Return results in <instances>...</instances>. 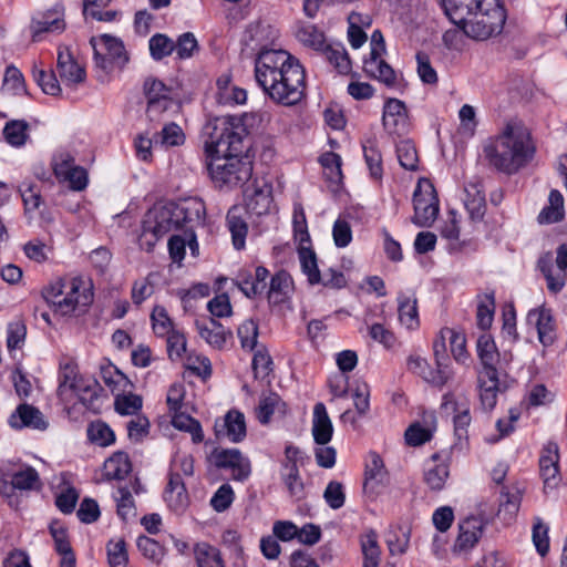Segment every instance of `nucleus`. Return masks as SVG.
Instances as JSON below:
<instances>
[{
    "mask_svg": "<svg viewBox=\"0 0 567 567\" xmlns=\"http://www.w3.org/2000/svg\"><path fill=\"white\" fill-rule=\"evenodd\" d=\"M246 130L234 118L221 116L203 127L204 147L209 162L207 169L219 187L243 186L251 178L252 162L245 152Z\"/></svg>",
    "mask_w": 567,
    "mask_h": 567,
    "instance_id": "1",
    "label": "nucleus"
},
{
    "mask_svg": "<svg viewBox=\"0 0 567 567\" xmlns=\"http://www.w3.org/2000/svg\"><path fill=\"white\" fill-rule=\"evenodd\" d=\"M255 79L264 93L277 104L292 106L305 97V69L286 50L261 49L255 59Z\"/></svg>",
    "mask_w": 567,
    "mask_h": 567,
    "instance_id": "2",
    "label": "nucleus"
},
{
    "mask_svg": "<svg viewBox=\"0 0 567 567\" xmlns=\"http://www.w3.org/2000/svg\"><path fill=\"white\" fill-rule=\"evenodd\" d=\"M535 151L529 131L516 123H508L483 150L488 164L507 175L526 166L533 159Z\"/></svg>",
    "mask_w": 567,
    "mask_h": 567,
    "instance_id": "3",
    "label": "nucleus"
},
{
    "mask_svg": "<svg viewBox=\"0 0 567 567\" xmlns=\"http://www.w3.org/2000/svg\"><path fill=\"white\" fill-rule=\"evenodd\" d=\"M476 351L482 365L477 377L481 405L484 411H491L496 405L501 385L497 370L499 353L493 338L486 333L477 339Z\"/></svg>",
    "mask_w": 567,
    "mask_h": 567,
    "instance_id": "4",
    "label": "nucleus"
},
{
    "mask_svg": "<svg viewBox=\"0 0 567 567\" xmlns=\"http://www.w3.org/2000/svg\"><path fill=\"white\" fill-rule=\"evenodd\" d=\"M492 1V3H484L482 0L481 8H475L471 14L472 18L461 27L468 38L484 41L502 32L506 21V11L497 0Z\"/></svg>",
    "mask_w": 567,
    "mask_h": 567,
    "instance_id": "5",
    "label": "nucleus"
},
{
    "mask_svg": "<svg viewBox=\"0 0 567 567\" xmlns=\"http://www.w3.org/2000/svg\"><path fill=\"white\" fill-rule=\"evenodd\" d=\"M178 219L175 217L173 204L167 203L150 209L143 221V233L140 238L141 247L152 251L155 243L168 233L179 229Z\"/></svg>",
    "mask_w": 567,
    "mask_h": 567,
    "instance_id": "6",
    "label": "nucleus"
},
{
    "mask_svg": "<svg viewBox=\"0 0 567 567\" xmlns=\"http://www.w3.org/2000/svg\"><path fill=\"white\" fill-rule=\"evenodd\" d=\"M90 43L94 51L96 66L104 71H111L114 66L123 68L128 61L123 42L115 37L109 34L93 37Z\"/></svg>",
    "mask_w": 567,
    "mask_h": 567,
    "instance_id": "7",
    "label": "nucleus"
},
{
    "mask_svg": "<svg viewBox=\"0 0 567 567\" xmlns=\"http://www.w3.org/2000/svg\"><path fill=\"white\" fill-rule=\"evenodd\" d=\"M66 291L60 301L55 302V311L68 316L79 308H87L93 302V285L82 277H74L68 281Z\"/></svg>",
    "mask_w": 567,
    "mask_h": 567,
    "instance_id": "8",
    "label": "nucleus"
},
{
    "mask_svg": "<svg viewBox=\"0 0 567 567\" xmlns=\"http://www.w3.org/2000/svg\"><path fill=\"white\" fill-rule=\"evenodd\" d=\"M212 457L216 467L230 468L235 481L243 482L250 475V461L237 449L215 450Z\"/></svg>",
    "mask_w": 567,
    "mask_h": 567,
    "instance_id": "9",
    "label": "nucleus"
},
{
    "mask_svg": "<svg viewBox=\"0 0 567 567\" xmlns=\"http://www.w3.org/2000/svg\"><path fill=\"white\" fill-rule=\"evenodd\" d=\"M175 217L178 219L181 228L194 231L197 226L204 225V217L206 213L205 204L197 197H190L181 202H171Z\"/></svg>",
    "mask_w": 567,
    "mask_h": 567,
    "instance_id": "10",
    "label": "nucleus"
},
{
    "mask_svg": "<svg viewBox=\"0 0 567 567\" xmlns=\"http://www.w3.org/2000/svg\"><path fill=\"white\" fill-rule=\"evenodd\" d=\"M382 124L390 134L404 135L409 131V117L405 104L398 99L384 103Z\"/></svg>",
    "mask_w": 567,
    "mask_h": 567,
    "instance_id": "11",
    "label": "nucleus"
},
{
    "mask_svg": "<svg viewBox=\"0 0 567 567\" xmlns=\"http://www.w3.org/2000/svg\"><path fill=\"white\" fill-rule=\"evenodd\" d=\"M217 439L227 437L233 443L241 442L247 434L245 415L238 410H230L223 420L214 425Z\"/></svg>",
    "mask_w": 567,
    "mask_h": 567,
    "instance_id": "12",
    "label": "nucleus"
},
{
    "mask_svg": "<svg viewBox=\"0 0 567 567\" xmlns=\"http://www.w3.org/2000/svg\"><path fill=\"white\" fill-rule=\"evenodd\" d=\"M30 29L32 31V41L42 40L43 33H61L65 29L62 10L55 8L40 13L32 18Z\"/></svg>",
    "mask_w": 567,
    "mask_h": 567,
    "instance_id": "13",
    "label": "nucleus"
},
{
    "mask_svg": "<svg viewBox=\"0 0 567 567\" xmlns=\"http://www.w3.org/2000/svg\"><path fill=\"white\" fill-rule=\"evenodd\" d=\"M9 424L13 429L31 427L44 431L48 422L44 420L42 412L30 404H20L9 417Z\"/></svg>",
    "mask_w": 567,
    "mask_h": 567,
    "instance_id": "14",
    "label": "nucleus"
},
{
    "mask_svg": "<svg viewBox=\"0 0 567 567\" xmlns=\"http://www.w3.org/2000/svg\"><path fill=\"white\" fill-rule=\"evenodd\" d=\"M408 368L410 371L420 375L426 382L436 386H443L452 378V372L450 369H440L436 367V370H433L429 365L427 361L419 355L409 357Z\"/></svg>",
    "mask_w": 567,
    "mask_h": 567,
    "instance_id": "15",
    "label": "nucleus"
},
{
    "mask_svg": "<svg viewBox=\"0 0 567 567\" xmlns=\"http://www.w3.org/2000/svg\"><path fill=\"white\" fill-rule=\"evenodd\" d=\"M464 205L473 221L483 219L486 213V200L482 182L476 178L468 182L464 187Z\"/></svg>",
    "mask_w": 567,
    "mask_h": 567,
    "instance_id": "16",
    "label": "nucleus"
},
{
    "mask_svg": "<svg viewBox=\"0 0 567 567\" xmlns=\"http://www.w3.org/2000/svg\"><path fill=\"white\" fill-rule=\"evenodd\" d=\"M458 536L454 544L455 553H466L471 550L480 540L483 534V525L476 517H467L458 525Z\"/></svg>",
    "mask_w": 567,
    "mask_h": 567,
    "instance_id": "17",
    "label": "nucleus"
},
{
    "mask_svg": "<svg viewBox=\"0 0 567 567\" xmlns=\"http://www.w3.org/2000/svg\"><path fill=\"white\" fill-rule=\"evenodd\" d=\"M246 210L257 216L267 214L271 203V186L266 182L261 185H254L252 189L245 190Z\"/></svg>",
    "mask_w": 567,
    "mask_h": 567,
    "instance_id": "18",
    "label": "nucleus"
},
{
    "mask_svg": "<svg viewBox=\"0 0 567 567\" xmlns=\"http://www.w3.org/2000/svg\"><path fill=\"white\" fill-rule=\"evenodd\" d=\"M449 20L461 29L475 8H481L482 0H440Z\"/></svg>",
    "mask_w": 567,
    "mask_h": 567,
    "instance_id": "19",
    "label": "nucleus"
},
{
    "mask_svg": "<svg viewBox=\"0 0 567 567\" xmlns=\"http://www.w3.org/2000/svg\"><path fill=\"white\" fill-rule=\"evenodd\" d=\"M56 68L66 84H79L85 80V70L73 59L68 48L59 50Z\"/></svg>",
    "mask_w": 567,
    "mask_h": 567,
    "instance_id": "20",
    "label": "nucleus"
},
{
    "mask_svg": "<svg viewBox=\"0 0 567 567\" xmlns=\"http://www.w3.org/2000/svg\"><path fill=\"white\" fill-rule=\"evenodd\" d=\"M196 329L199 336L213 348L221 349L226 344L228 338L233 337V332L226 329L215 318H209L208 322L196 320Z\"/></svg>",
    "mask_w": 567,
    "mask_h": 567,
    "instance_id": "21",
    "label": "nucleus"
},
{
    "mask_svg": "<svg viewBox=\"0 0 567 567\" xmlns=\"http://www.w3.org/2000/svg\"><path fill=\"white\" fill-rule=\"evenodd\" d=\"M269 271L264 266H258L255 275L241 272L238 275L236 284L239 290L248 298H255L261 295L267 288V278Z\"/></svg>",
    "mask_w": 567,
    "mask_h": 567,
    "instance_id": "22",
    "label": "nucleus"
},
{
    "mask_svg": "<svg viewBox=\"0 0 567 567\" xmlns=\"http://www.w3.org/2000/svg\"><path fill=\"white\" fill-rule=\"evenodd\" d=\"M11 488L8 492H1L3 496H11L14 489L19 491H33L40 489L42 486L40 475L35 468L29 465L22 466L19 471L11 475V481H8Z\"/></svg>",
    "mask_w": 567,
    "mask_h": 567,
    "instance_id": "23",
    "label": "nucleus"
},
{
    "mask_svg": "<svg viewBox=\"0 0 567 567\" xmlns=\"http://www.w3.org/2000/svg\"><path fill=\"white\" fill-rule=\"evenodd\" d=\"M333 434V425L323 403L319 402L313 408L312 436L318 445H327Z\"/></svg>",
    "mask_w": 567,
    "mask_h": 567,
    "instance_id": "24",
    "label": "nucleus"
},
{
    "mask_svg": "<svg viewBox=\"0 0 567 567\" xmlns=\"http://www.w3.org/2000/svg\"><path fill=\"white\" fill-rule=\"evenodd\" d=\"M414 216L412 221L420 227H429L436 219L439 205L434 198L427 199L416 190L413 195Z\"/></svg>",
    "mask_w": 567,
    "mask_h": 567,
    "instance_id": "25",
    "label": "nucleus"
},
{
    "mask_svg": "<svg viewBox=\"0 0 567 567\" xmlns=\"http://www.w3.org/2000/svg\"><path fill=\"white\" fill-rule=\"evenodd\" d=\"M389 481L388 471L382 458L377 453H370V461L365 465L364 488L375 489Z\"/></svg>",
    "mask_w": 567,
    "mask_h": 567,
    "instance_id": "26",
    "label": "nucleus"
},
{
    "mask_svg": "<svg viewBox=\"0 0 567 567\" xmlns=\"http://www.w3.org/2000/svg\"><path fill=\"white\" fill-rule=\"evenodd\" d=\"M363 70L367 74L384 83L386 86L392 87L396 83L394 70L381 56L365 59Z\"/></svg>",
    "mask_w": 567,
    "mask_h": 567,
    "instance_id": "27",
    "label": "nucleus"
},
{
    "mask_svg": "<svg viewBox=\"0 0 567 567\" xmlns=\"http://www.w3.org/2000/svg\"><path fill=\"white\" fill-rule=\"evenodd\" d=\"M565 217L564 197L557 189H551L548 196V205L545 206L537 220L542 225L559 223Z\"/></svg>",
    "mask_w": 567,
    "mask_h": 567,
    "instance_id": "28",
    "label": "nucleus"
},
{
    "mask_svg": "<svg viewBox=\"0 0 567 567\" xmlns=\"http://www.w3.org/2000/svg\"><path fill=\"white\" fill-rule=\"evenodd\" d=\"M243 208L233 206L227 213V225L231 233L233 244L236 249L245 247V239L247 236L248 227L243 217Z\"/></svg>",
    "mask_w": 567,
    "mask_h": 567,
    "instance_id": "29",
    "label": "nucleus"
},
{
    "mask_svg": "<svg viewBox=\"0 0 567 567\" xmlns=\"http://www.w3.org/2000/svg\"><path fill=\"white\" fill-rule=\"evenodd\" d=\"M292 280L286 270L277 271L270 279L267 298L270 303L278 305L284 302L290 291Z\"/></svg>",
    "mask_w": 567,
    "mask_h": 567,
    "instance_id": "30",
    "label": "nucleus"
},
{
    "mask_svg": "<svg viewBox=\"0 0 567 567\" xmlns=\"http://www.w3.org/2000/svg\"><path fill=\"white\" fill-rule=\"evenodd\" d=\"M132 471V464L125 452H116L104 463L107 480H123Z\"/></svg>",
    "mask_w": 567,
    "mask_h": 567,
    "instance_id": "31",
    "label": "nucleus"
},
{
    "mask_svg": "<svg viewBox=\"0 0 567 567\" xmlns=\"http://www.w3.org/2000/svg\"><path fill=\"white\" fill-rule=\"evenodd\" d=\"M398 312L400 322L408 329H416L420 324L416 298H411L404 293L398 297Z\"/></svg>",
    "mask_w": 567,
    "mask_h": 567,
    "instance_id": "32",
    "label": "nucleus"
},
{
    "mask_svg": "<svg viewBox=\"0 0 567 567\" xmlns=\"http://www.w3.org/2000/svg\"><path fill=\"white\" fill-rule=\"evenodd\" d=\"M298 255L302 272L307 276L310 285H318L321 282V274L318 268L316 252L305 245L299 246Z\"/></svg>",
    "mask_w": 567,
    "mask_h": 567,
    "instance_id": "33",
    "label": "nucleus"
},
{
    "mask_svg": "<svg viewBox=\"0 0 567 567\" xmlns=\"http://www.w3.org/2000/svg\"><path fill=\"white\" fill-rule=\"evenodd\" d=\"M534 319L536 320L539 341L543 344L550 343L553 341L550 336L553 331V318L550 310L545 308L530 310L528 312V320L532 321Z\"/></svg>",
    "mask_w": 567,
    "mask_h": 567,
    "instance_id": "34",
    "label": "nucleus"
},
{
    "mask_svg": "<svg viewBox=\"0 0 567 567\" xmlns=\"http://www.w3.org/2000/svg\"><path fill=\"white\" fill-rule=\"evenodd\" d=\"M197 567H225L219 549L207 544H197L195 547Z\"/></svg>",
    "mask_w": 567,
    "mask_h": 567,
    "instance_id": "35",
    "label": "nucleus"
},
{
    "mask_svg": "<svg viewBox=\"0 0 567 567\" xmlns=\"http://www.w3.org/2000/svg\"><path fill=\"white\" fill-rule=\"evenodd\" d=\"M323 55L340 74H348L350 72L351 60L342 44L326 45Z\"/></svg>",
    "mask_w": 567,
    "mask_h": 567,
    "instance_id": "36",
    "label": "nucleus"
},
{
    "mask_svg": "<svg viewBox=\"0 0 567 567\" xmlns=\"http://www.w3.org/2000/svg\"><path fill=\"white\" fill-rule=\"evenodd\" d=\"M442 336L443 339H449L454 360L458 363H465L468 359L465 336L451 328H443Z\"/></svg>",
    "mask_w": 567,
    "mask_h": 567,
    "instance_id": "37",
    "label": "nucleus"
},
{
    "mask_svg": "<svg viewBox=\"0 0 567 567\" xmlns=\"http://www.w3.org/2000/svg\"><path fill=\"white\" fill-rule=\"evenodd\" d=\"M172 424L177 430L189 432L194 443H200L204 440L200 423L186 413L176 412L173 415Z\"/></svg>",
    "mask_w": 567,
    "mask_h": 567,
    "instance_id": "38",
    "label": "nucleus"
},
{
    "mask_svg": "<svg viewBox=\"0 0 567 567\" xmlns=\"http://www.w3.org/2000/svg\"><path fill=\"white\" fill-rule=\"evenodd\" d=\"M29 124L24 120L9 121L3 128L4 140L12 146L24 145L28 137Z\"/></svg>",
    "mask_w": 567,
    "mask_h": 567,
    "instance_id": "39",
    "label": "nucleus"
},
{
    "mask_svg": "<svg viewBox=\"0 0 567 567\" xmlns=\"http://www.w3.org/2000/svg\"><path fill=\"white\" fill-rule=\"evenodd\" d=\"M284 405L285 403L276 393H269L268 395L261 396L259 400L258 408L256 410L258 421L261 424H268L275 412L280 411V406Z\"/></svg>",
    "mask_w": 567,
    "mask_h": 567,
    "instance_id": "40",
    "label": "nucleus"
},
{
    "mask_svg": "<svg viewBox=\"0 0 567 567\" xmlns=\"http://www.w3.org/2000/svg\"><path fill=\"white\" fill-rule=\"evenodd\" d=\"M362 148L371 177L374 179H381L383 174L382 156L375 146V142L368 140L362 144Z\"/></svg>",
    "mask_w": 567,
    "mask_h": 567,
    "instance_id": "41",
    "label": "nucleus"
},
{
    "mask_svg": "<svg viewBox=\"0 0 567 567\" xmlns=\"http://www.w3.org/2000/svg\"><path fill=\"white\" fill-rule=\"evenodd\" d=\"M281 476L289 494L297 498L302 497L303 483L299 475L298 466L293 463H284Z\"/></svg>",
    "mask_w": 567,
    "mask_h": 567,
    "instance_id": "42",
    "label": "nucleus"
},
{
    "mask_svg": "<svg viewBox=\"0 0 567 567\" xmlns=\"http://www.w3.org/2000/svg\"><path fill=\"white\" fill-rule=\"evenodd\" d=\"M101 378L112 392L125 390L131 384L128 378L110 362L101 365Z\"/></svg>",
    "mask_w": 567,
    "mask_h": 567,
    "instance_id": "43",
    "label": "nucleus"
},
{
    "mask_svg": "<svg viewBox=\"0 0 567 567\" xmlns=\"http://www.w3.org/2000/svg\"><path fill=\"white\" fill-rule=\"evenodd\" d=\"M102 388L95 379H89L86 381L81 380L74 392L79 395L80 401L87 408L93 409L95 401L100 396Z\"/></svg>",
    "mask_w": 567,
    "mask_h": 567,
    "instance_id": "44",
    "label": "nucleus"
},
{
    "mask_svg": "<svg viewBox=\"0 0 567 567\" xmlns=\"http://www.w3.org/2000/svg\"><path fill=\"white\" fill-rule=\"evenodd\" d=\"M396 155L400 165L408 171H416L419 164L417 152L410 140H403L396 144Z\"/></svg>",
    "mask_w": 567,
    "mask_h": 567,
    "instance_id": "45",
    "label": "nucleus"
},
{
    "mask_svg": "<svg viewBox=\"0 0 567 567\" xmlns=\"http://www.w3.org/2000/svg\"><path fill=\"white\" fill-rule=\"evenodd\" d=\"M449 466L446 464H433L424 471V482L432 491H441L449 477Z\"/></svg>",
    "mask_w": 567,
    "mask_h": 567,
    "instance_id": "46",
    "label": "nucleus"
},
{
    "mask_svg": "<svg viewBox=\"0 0 567 567\" xmlns=\"http://www.w3.org/2000/svg\"><path fill=\"white\" fill-rule=\"evenodd\" d=\"M106 553L110 567H126L128 555L124 539L110 540L106 545Z\"/></svg>",
    "mask_w": 567,
    "mask_h": 567,
    "instance_id": "47",
    "label": "nucleus"
},
{
    "mask_svg": "<svg viewBox=\"0 0 567 567\" xmlns=\"http://www.w3.org/2000/svg\"><path fill=\"white\" fill-rule=\"evenodd\" d=\"M185 142V134L181 126L174 122L165 124L162 131L156 135L155 143L164 146H178Z\"/></svg>",
    "mask_w": 567,
    "mask_h": 567,
    "instance_id": "48",
    "label": "nucleus"
},
{
    "mask_svg": "<svg viewBox=\"0 0 567 567\" xmlns=\"http://www.w3.org/2000/svg\"><path fill=\"white\" fill-rule=\"evenodd\" d=\"M116 507L117 515L122 520L127 522L128 519L136 516V508L131 492L126 487H118L116 495Z\"/></svg>",
    "mask_w": 567,
    "mask_h": 567,
    "instance_id": "49",
    "label": "nucleus"
},
{
    "mask_svg": "<svg viewBox=\"0 0 567 567\" xmlns=\"http://www.w3.org/2000/svg\"><path fill=\"white\" fill-rule=\"evenodd\" d=\"M150 52L154 60L159 61L174 52V41L167 35L156 33L150 39Z\"/></svg>",
    "mask_w": 567,
    "mask_h": 567,
    "instance_id": "50",
    "label": "nucleus"
},
{
    "mask_svg": "<svg viewBox=\"0 0 567 567\" xmlns=\"http://www.w3.org/2000/svg\"><path fill=\"white\" fill-rule=\"evenodd\" d=\"M87 436L91 442L100 446H107L115 441V434L104 422H93L87 429Z\"/></svg>",
    "mask_w": 567,
    "mask_h": 567,
    "instance_id": "51",
    "label": "nucleus"
},
{
    "mask_svg": "<svg viewBox=\"0 0 567 567\" xmlns=\"http://www.w3.org/2000/svg\"><path fill=\"white\" fill-rule=\"evenodd\" d=\"M32 75L34 81L38 83V85L45 94L53 96L60 94L61 87L54 72H45L44 70L34 66Z\"/></svg>",
    "mask_w": 567,
    "mask_h": 567,
    "instance_id": "52",
    "label": "nucleus"
},
{
    "mask_svg": "<svg viewBox=\"0 0 567 567\" xmlns=\"http://www.w3.org/2000/svg\"><path fill=\"white\" fill-rule=\"evenodd\" d=\"M137 548L147 559L159 564L165 556V548L155 539L147 536L137 538Z\"/></svg>",
    "mask_w": 567,
    "mask_h": 567,
    "instance_id": "53",
    "label": "nucleus"
},
{
    "mask_svg": "<svg viewBox=\"0 0 567 567\" xmlns=\"http://www.w3.org/2000/svg\"><path fill=\"white\" fill-rule=\"evenodd\" d=\"M454 432L461 440L467 436V427L471 424L472 417L470 414V406L467 402L454 404Z\"/></svg>",
    "mask_w": 567,
    "mask_h": 567,
    "instance_id": "54",
    "label": "nucleus"
},
{
    "mask_svg": "<svg viewBox=\"0 0 567 567\" xmlns=\"http://www.w3.org/2000/svg\"><path fill=\"white\" fill-rule=\"evenodd\" d=\"M152 327L156 336L165 337L166 334L174 331L173 321L168 317L166 309L162 306L154 307L152 315Z\"/></svg>",
    "mask_w": 567,
    "mask_h": 567,
    "instance_id": "55",
    "label": "nucleus"
},
{
    "mask_svg": "<svg viewBox=\"0 0 567 567\" xmlns=\"http://www.w3.org/2000/svg\"><path fill=\"white\" fill-rule=\"evenodd\" d=\"M410 543V532L403 528L390 530L386 535V545L391 555H402Z\"/></svg>",
    "mask_w": 567,
    "mask_h": 567,
    "instance_id": "56",
    "label": "nucleus"
},
{
    "mask_svg": "<svg viewBox=\"0 0 567 567\" xmlns=\"http://www.w3.org/2000/svg\"><path fill=\"white\" fill-rule=\"evenodd\" d=\"M237 334L243 349H247L249 351L254 350L257 346L258 338L257 322L252 319L246 320L238 327Z\"/></svg>",
    "mask_w": 567,
    "mask_h": 567,
    "instance_id": "57",
    "label": "nucleus"
},
{
    "mask_svg": "<svg viewBox=\"0 0 567 567\" xmlns=\"http://www.w3.org/2000/svg\"><path fill=\"white\" fill-rule=\"evenodd\" d=\"M293 233L296 239L299 240L300 246L305 245L306 243H310V235L308 233V226H307V219L305 210L301 206V204H297L293 207Z\"/></svg>",
    "mask_w": 567,
    "mask_h": 567,
    "instance_id": "58",
    "label": "nucleus"
},
{
    "mask_svg": "<svg viewBox=\"0 0 567 567\" xmlns=\"http://www.w3.org/2000/svg\"><path fill=\"white\" fill-rule=\"evenodd\" d=\"M234 491L229 484H223L213 495L210 499L212 507L221 513L230 507L234 502Z\"/></svg>",
    "mask_w": 567,
    "mask_h": 567,
    "instance_id": "59",
    "label": "nucleus"
},
{
    "mask_svg": "<svg viewBox=\"0 0 567 567\" xmlns=\"http://www.w3.org/2000/svg\"><path fill=\"white\" fill-rule=\"evenodd\" d=\"M533 543L537 553L545 556L549 550L548 527L537 518L533 526Z\"/></svg>",
    "mask_w": 567,
    "mask_h": 567,
    "instance_id": "60",
    "label": "nucleus"
},
{
    "mask_svg": "<svg viewBox=\"0 0 567 567\" xmlns=\"http://www.w3.org/2000/svg\"><path fill=\"white\" fill-rule=\"evenodd\" d=\"M298 39L315 50H321L324 45V35L315 25L301 28L297 33Z\"/></svg>",
    "mask_w": 567,
    "mask_h": 567,
    "instance_id": "61",
    "label": "nucleus"
},
{
    "mask_svg": "<svg viewBox=\"0 0 567 567\" xmlns=\"http://www.w3.org/2000/svg\"><path fill=\"white\" fill-rule=\"evenodd\" d=\"M323 498L332 509L342 507L346 502L342 484L337 481H331L324 489Z\"/></svg>",
    "mask_w": 567,
    "mask_h": 567,
    "instance_id": "62",
    "label": "nucleus"
},
{
    "mask_svg": "<svg viewBox=\"0 0 567 567\" xmlns=\"http://www.w3.org/2000/svg\"><path fill=\"white\" fill-rule=\"evenodd\" d=\"M174 45L179 59H188L198 50L197 40L192 32L181 34Z\"/></svg>",
    "mask_w": 567,
    "mask_h": 567,
    "instance_id": "63",
    "label": "nucleus"
},
{
    "mask_svg": "<svg viewBox=\"0 0 567 567\" xmlns=\"http://www.w3.org/2000/svg\"><path fill=\"white\" fill-rule=\"evenodd\" d=\"M207 309L212 315V318H224L230 317L233 308L227 293H220L214 297L207 303Z\"/></svg>",
    "mask_w": 567,
    "mask_h": 567,
    "instance_id": "64",
    "label": "nucleus"
}]
</instances>
